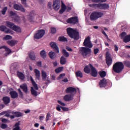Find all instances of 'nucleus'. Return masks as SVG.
I'll list each match as a JSON object with an SVG mask.
<instances>
[{"instance_id": "nucleus-11", "label": "nucleus", "mask_w": 130, "mask_h": 130, "mask_svg": "<svg viewBox=\"0 0 130 130\" xmlns=\"http://www.w3.org/2000/svg\"><path fill=\"white\" fill-rule=\"evenodd\" d=\"M66 10H68V11H71V10H72V8L70 7H68L67 8V6H66L64 4H63L62 2L61 8L60 10L59 11L60 14H62V13H63L64 11H66Z\"/></svg>"}, {"instance_id": "nucleus-27", "label": "nucleus", "mask_w": 130, "mask_h": 130, "mask_svg": "<svg viewBox=\"0 0 130 130\" xmlns=\"http://www.w3.org/2000/svg\"><path fill=\"white\" fill-rule=\"evenodd\" d=\"M3 100L5 103V104H9V103L11 101V100H10V98L8 97V96L3 97Z\"/></svg>"}, {"instance_id": "nucleus-60", "label": "nucleus", "mask_w": 130, "mask_h": 130, "mask_svg": "<svg viewBox=\"0 0 130 130\" xmlns=\"http://www.w3.org/2000/svg\"><path fill=\"white\" fill-rule=\"evenodd\" d=\"M10 16H12L13 17V16H15V15H16V13L13 12V11H10Z\"/></svg>"}, {"instance_id": "nucleus-31", "label": "nucleus", "mask_w": 130, "mask_h": 130, "mask_svg": "<svg viewBox=\"0 0 130 130\" xmlns=\"http://www.w3.org/2000/svg\"><path fill=\"white\" fill-rule=\"evenodd\" d=\"M40 54L42 58H46V52L44 50L41 51Z\"/></svg>"}, {"instance_id": "nucleus-29", "label": "nucleus", "mask_w": 130, "mask_h": 130, "mask_svg": "<svg viewBox=\"0 0 130 130\" xmlns=\"http://www.w3.org/2000/svg\"><path fill=\"white\" fill-rule=\"evenodd\" d=\"M20 87L22 89L23 91L25 93H28V88L27 87V85L25 84H23L20 85Z\"/></svg>"}, {"instance_id": "nucleus-13", "label": "nucleus", "mask_w": 130, "mask_h": 130, "mask_svg": "<svg viewBox=\"0 0 130 130\" xmlns=\"http://www.w3.org/2000/svg\"><path fill=\"white\" fill-rule=\"evenodd\" d=\"M0 30L2 31L3 32H5V33H7V34L12 33V30H11L10 29L8 28H7V27L4 25L0 26Z\"/></svg>"}, {"instance_id": "nucleus-61", "label": "nucleus", "mask_w": 130, "mask_h": 130, "mask_svg": "<svg viewBox=\"0 0 130 130\" xmlns=\"http://www.w3.org/2000/svg\"><path fill=\"white\" fill-rule=\"evenodd\" d=\"M22 4L23 5H26V3L27 2V0H21Z\"/></svg>"}, {"instance_id": "nucleus-2", "label": "nucleus", "mask_w": 130, "mask_h": 130, "mask_svg": "<svg viewBox=\"0 0 130 130\" xmlns=\"http://www.w3.org/2000/svg\"><path fill=\"white\" fill-rule=\"evenodd\" d=\"M124 66L123 63L121 62H117L113 65V70L115 73L119 74L123 70Z\"/></svg>"}, {"instance_id": "nucleus-62", "label": "nucleus", "mask_w": 130, "mask_h": 130, "mask_svg": "<svg viewBox=\"0 0 130 130\" xmlns=\"http://www.w3.org/2000/svg\"><path fill=\"white\" fill-rule=\"evenodd\" d=\"M4 107H5V105L4 104H0V110H2Z\"/></svg>"}, {"instance_id": "nucleus-53", "label": "nucleus", "mask_w": 130, "mask_h": 130, "mask_svg": "<svg viewBox=\"0 0 130 130\" xmlns=\"http://www.w3.org/2000/svg\"><path fill=\"white\" fill-rule=\"evenodd\" d=\"M94 1L96 3H105V2H106V0H95Z\"/></svg>"}, {"instance_id": "nucleus-21", "label": "nucleus", "mask_w": 130, "mask_h": 130, "mask_svg": "<svg viewBox=\"0 0 130 130\" xmlns=\"http://www.w3.org/2000/svg\"><path fill=\"white\" fill-rule=\"evenodd\" d=\"M77 89L74 87H68L66 89V92L67 93H76Z\"/></svg>"}, {"instance_id": "nucleus-10", "label": "nucleus", "mask_w": 130, "mask_h": 130, "mask_svg": "<svg viewBox=\"0 0 130 130\" xmlns=\"http://www.w3.org/2000/svg\"><path fill=\"white\" fill-rule=\"evenodd\" d=\"M106 63L108 66H110L112 63V59L110 57V53L107 52L106 54Z\"/></svg>"}, {"instance_id": "nucleus-48", "label": "nucleus", "mask_w": 130, "mask_h": 130, "mask_svg": "<svg viewBox=\"0 0 130 130\" xmlns=\"http://www.w3.org/2000/svg\"><path fill=\"white\" fill-rule=\"evenodd\" d=\"M36 64L39 68H41L42 67V62L41 61H38Z\"/></svg>"}, {"instance_id": "nucleus-55", "label": "nucleus", "mask_w": 130, "mask_h": 130, "mask_svg": "<svg viewBox=\"0 0 130 130\" xmlns=\"http://www.w3.org/2000/svg\"><path fill=\"white\" fill-rule=\"evenodd\" d=\"M66 49H67V50H68V51H70V52L73 51V49L71 48L69 46L66 47Z\"/></svg>"}, {"instance_id": "nucleus-49", "label": "nucleus", "mask_w": 130, "mask_h": 130, "mask_svg": "<svg viewBox=\"0 0 130 130\" xmlns=\"http://www.w3.org/2000/svg\"><path fill=\"white\" fill-rule=\"evenodd\" d=\"M50 114L49 113H47V116H46V121H48V120H49V118H50Z\"/></svg>"}, {"instance_id": "nucleus-16", "label": "nucleus", "mask_w": 130, "mask_h": 130, "mask_svg": "<svg viewBox=\"0 0 130 130\" xmlns=\"http://www.w3.org/2000/svg\"><path fill=\"white\" fill-rule=\"evenodd\" d=\"M0 49L1 50H5V51H6L7 52V53L5 54V55H6V56L8 54H10V53H11V52H12V50H11V49H10L9 48H8L6 46H3L2 47H0Z\"/></svg>"}, {"instance_id": "nucleus-40", "label": "nucleus", "mask_w": 130, "mask_h": 130, "mask_svg": "<svg viewBox=\"0 0 130 130\" xmlns=\"http://www.w3.org/2000/svg\"><path fill=\"white\" fill-rule=\"evenodd\" d=\"M77 77H79V78H83V74L81 71H78L76 73Z\"/></svg>"}, {"instance_id": "nucleus-12", "label": "nucleus", "mask_w": 130, "mask_h": 130, "mask_svg": "<svg viewBox=\"0 0 130 130\" xmlns=\"http://www.w3.org/2000/svg\"><path fill=\"white\" fill-rule=\"evenodd\" d=\"M50 45L52 48H53L55 52L59 53V49H58V47L56 45V43L52 42L50 43Z\"/></svg>"}, {"instance_id": "nucleus-17", "label": "nucleus", "mask_w": 130, "mask_h": 130, "mask_svg": "<svg viewBox=\"0 0 130 130\" xmlns=\"http://www.w3.org/2000/svg\"><path fill=\"white\" fill-rule=\"evenodd\" d=\"M14 9H15V10H17V11H21L23 13L25 12V9H24V7H23L22 6L18 5V4H15L14 5Z\"/></svg>"}, {"instance_id": "nucleus-45", "label": "nucleus", "mask_w": 130, "mask_h": 130, "mask_svg": "<svg viewBox=\"0 0 130 130\" xmlns=\"http://www.w3.org/2000/svg\"><path fill=\"white\" fill-rule=\"evenodd\" d=\"M124 64L127 68H130V62L129 61H125Z\"/></svg>"}, {"instance_id": "nucleus-28", "label": "nucleus", "mask_w": 130, "mask_h": 130, "mask_svg": "<svg viewBox=\"0 0 130 130\" xmlns=\"http://www.w3.org/2000/svg\"><path fill=\"white\" fill-rule=\"evenodd\" d=\"M41 74H42V79L44 81H45L46 80V77H47V74H46V72L44 71V70H42Z\"/></svg>"}, {"instance_id": "nucleus-41", "label": "nucleus", "mask_w": 130, "mask_h": 130, "mask_svg": "<svg viewBox=\"0 0 130 130\" xmlns=\"http://www.w3.org/2000/svg\"><path fill=\"white\" fill-rule=\"evenodd\" d=\"M100 76L101 78H104L105 76H106V72L105 71H102L99 73Z\"/></svg>"}, {"instance_id": "nucleus-59", "label": "nucleus", "mask_w": 130, "mask_h": 130, "mask_svg": "<svg viewBox=\"0 0 130 130\" xmlns=\"http://www.w3.org/2000/svg\"><path fill=\"white\" fill-rule=\"evenodd\" d=\"M61 109L63 111H69V108L66 107H62Z\"/></svg>"}, {"instance_id": "nucleus-24", "label": "nucleus", "mask_w": 130, "mask_h": 130, "mask_svg": "<svg viewBox=\"0 0 130 130\" xmlns=\"http://www.w3.org/2000/svg\"><path fill=\"white\" fill-rule=\"evenodd\" d=\"M10 114L15 115L16 117H20V116H23V114L19 112L12 111L10 113Z\"/></svg>"}, {"instance_id": "nucleus-14", "label": "nucleus", "mask_w": 130, "mask_h": 130, "mask_svg": "<svg viewBox=\"0 0 130 130\" xmlns=\"http://www.w3.org/2000/svg\"><path fill=\"white\" fill-rule=\"evenodd\" d=\"M97 7L99 8V9L103 10H108V9H109V5L106 4H99L97 5Z\"/></svg>"}, {"instance_id": "nucleus-38", "label": "nucleus", "mask_w": 130, "mask_h": 130, "mask_svg": "<svg viewBox=\"0 0 130 130\" xmlns=\"http://www.w3.org/2000/svg\"><path fill=\"white\" fill-rule=\"evenodd\" d=\"M59 41H61L62 42H66L68 40L67 38H64V37H60L58 38Z\"/></svg>"}, {"instance_id": "nucleus-39", "label": "nucleus", "mask_w": 130, "mask_h": 130, "mask_svg": "<svg viewBox=\"0 0 130 130\" xmlns=\"http://www.w3.org/2000/svg\"><path fill=\"white\" fill-rule=\"evenodd\" d=\"M62 70H63V67H59V68L56 69L55 70V72L56 74H58L59 73H60V72H61L62 71Z\"/></svg>"}, {"instance_id": "nucleus-20", "label": "nucleus", "mask_w": 130, "mask_h": 130, "mask_svg": "<svg viewBox=\"0 0 130 130\" xmlns=\"http://www.w3.org/2000/svg\"><path fill=\"white\" fill-rule=\"evenodd\" d=\"M92 68L93 66L91 64H89L85 67L84 71L86 74H89L90 71L92 70Z\"/></svg>"}, {"instance_id": "nucleus-7", "label": "nucleus", "mask_w": 130, "mask_h": 130, "mask_svg": "<svg viewBox=\"0 0 130 130\" xmlns=\"http://www.w3.org/2000/svg\"><path fill=\"white\" fill-rule=\"evenodd\" d=\"M80 52L83 56H86L91 52V49L86 47H82L80 48Z\"/></svg>"}, {"instance_id": "nucleus-46", "label": "nucleus", "mask_w": 130, "mask_h": 130, "mask_svg": "<svg viewBox=\"0 0 130 130\" xmlns=\"http://www.w3.org/2000/svg\"><path fill=\"white\" fill-rule=\"evenodd\" d=\"M66 76V74H60L58 78H57V80H61V79H63V77Z\"/></svg>"}, {"instance_id": "nucleus-8", "label": "nucleus", "mask_w": 130, "mask_h": 130, "mask_svg": "<svg viewBox=\"0 0 130 130\" xmlns=\"http://www.w3.org/2000/svg\"><path fill=\"white\" fill-rule=\"evenodd\" d=\"M83 45L84 46L89 47V48H92V47H93V44L91 43V41H90V37H88L85 39Z\"/></svg>"}, {"instance_id": "nucleus-50", "label": "nucleus", "mask_w": 130, "mask_h": 130, "mask_svg": "<svg viewBox=\"0 0 130 130\" xmlns=\"http://www.w3.org/2000/svg\"><path fill=\"white\" fill-rule=\"evenodd\" d=\"M8 127V125L6 124H2L1 125V128H2L3 129H5V128H7Z\"/></svg>"}, {"instance_id": "nucleus-25", "label": "nucleus", "mask_w": 130, "mask_h": 130, "mask_svg": "<svg viewBox=\"0 0 130 130\" xmlns=\"http://www.w3.org/2000/svg\"><path fill=\"white\" fill-rule=\"evenodd\" d=\"M7 43L10 46H14V45H16V44L18 43V41L17 40L8 41L7 42Z\"/></svg>"}, {"instance_id": "nucleus-19", "label": "nucleus", "mask_w": 130, "mask_h": 130, "mask_svg": "<svg viewBox=\"0 0 130 130\" xmlns=\"http://www.w3.org/2000/svg\"><path fill=\"white\" fill-rule=\"evenodd\" d=\"M34 72L35 73L36 79H37V80H40V71L38 69H35L34 70Z\"/></svg>"}, {"instance_id": "nucleus-47", "label": "nucleus", "mask_w": 130, "mask_h": 130, "mask_svg": "<svg viewBox=\"0 0 130 130\" xmlns=\"http://www.w3.org/2000/svg\"><path fill=\"white\" fill-rule=\"evenodd\" d=\"M51 33L52 34H54V33H56V28L54 27L51 28Z\"/></svg>"}, {"instance_id": "nucleus-4", "label": "nucleus", "mask_w": 130, "mask_h": 130, "mask_svg": "<svg viewBox=\"0 0 130 130\" xmlns=\"http://www.w3.org/2000/svg\"><path fill=\"white\" fill-rule=\"evenodd\" d=\"M102 16H103V13L102 12H93L90 16V20L95 21V20L101 18Z\"/></svg>"}, {"instance_id": "nucleus-33", "label": "nucleus", "mask_w": 130, "mask_h": 130, "mask_svg": "<svg viewBox=\"0 0 130 130\" xmlns=\"http://www.w3.org/2000/svg\"><path fill=\"white\" fill-rule=\"evenodd\" d=\"M17 76L21 80H24L25 79V75L21 72H17Z\"/></svg>"}, {"instance_id": "nucleus-42", "label": "nucleus", "mask_w": 130, "mask_h": 130, "mask_svg": "<svg viewBox=\"0 0 130 130\" xmlns=\"http://www.w3.org/2000/svg\"><path fill=\"white\" fill-rule=\"evenodd\" d=\"M29 57L32 60H35L36 57H35V54L33 53H30L29 54Z\"/></svg>"}, {"instance_id": "nucleus-57", "label": "nucleus", "mask_w": 130, "mask_h": 130, "mask_svg": "<svg viewBox=\"0 0 130 130\" xmlns=\"http://www.w3.org/2000/svg\"><path fill=\"white\" fill-rule=\"evenodd\" d=\"M114 49L115 51H118V47H117V46L116 45H114Z\"/></svg>"}, {"instance_id": "nucleus-44", "label": "nucleus", "mask_w": 130, "mask_h": 130, "mask_svg": "<svg viewBox=\"0 0 130 130\" xmlns=\"http://www.w3.org/2000/svg\"><path fill=\"white\" fill-rule=\"evenodd\" d=\"M3 39L4 40H9L10 39H12V36H10V35H6L4 38Z\"/></svg>"}, {"instance_id": "nucleus-6", "label": "nucleus", "mask_w": 130, "mask_h": 130, "mask_svg": "<svg viewBox=\"0 0 130 130\" xmlns=\"http://www.w3.org/2000/svg\"><path fill=\"white\" fill-rule=\"evenodd\" d=\"M120 38L123 39V42L127 43V42H129L130 41V35L126 36V33L125 32H123L119 35Z\"/></svg>"}, {"instance_id": "nucleus-58", "label": "nucleus", "mask_w": 130, "mask_h": 130, "mask_svg": "<svg viewBox=\"0 0 130 130\" xmlns=\"http://www.w3.org/2000/svg\"><path fill=\"white\" fill-rule=\"evenodd\" d=\"M39 120H41V121H42L43 119H44V116L41 115L39 117Z\"/></svg>"}, {"instance_id": "nucleus-9", "label": "nucleus", "mask_w": 130, "mask_h": 130, "mask_svg": "<svg viewBox=\"0 0 130 130\" xmlns=\"http://www.w3.org/2000/svg\"><path fill=\"white\" fill-rule=\"evenodd\" d=\"M53 7L55 11H58L60 8V1L56 0L53 2Z\"/></svg>"}, {"instance_id": "nucleus-3", "label": "nucleus", "mask_w": 130, "mask_h": 130, "mask_svg": "<svg viewBox=\"0 0 130 130\" xmlns=\"http://www.w3.org/2000/svg\"><path fill=\"white\" fill-rule=\"evenodd\" d=\"M6 25L10 29H12L15 32H17L18 33H21L22 32V29L21 28L18 26H16L14 23L7 21L6 22Z\"/></svg>"}, {"instance_id": "nucleus-22", "label": "nucleus", "mask_w": 130, "mask_h": 130, "mask_svg": "<svg viewBox=\"0 0 130 130\" xmlns=\"http://www.w3.org/2000/svg\"><path fill=\"white\" fill-rule=\"evenodd\" d=\"M90 75H91L92 77H97V75H98V72H97V70H96V69H95V68H92Z\"/></svg>"}, {"instance_id": "nucleus-37", "label": "nucleus", "mask_w": 130, "mask_h": 130, "mask_svg": "<svg viewBox=\"0 0 130 130\" xmlns=\"http://www.w3.org/2000/svg\"><path fill=\"white\" fill-rule=\"evenodd\" d=\"M66 62H67L66 58H64V57H63V56L61 57V58H60L61 64H66Z\"/></svg>"}, {"instance_id": "nucleus-34", "label": "nucleus", "mask_w": 130, "mask_h": 130, "mask_svg": "<svg viewBox=\"0 0 130 130\" xmlns=\"http://www.w3.org/2000/svg\"><path fill=\"white\" fill-rule=\"evenodd\" d=\"M49 56L52 59H53V58H55L56 57L55 53L52 51H51L49 53Z\"/></svg>"}, {"instance_id": "nucleus-32", "label": "nucleus", "mask_w": 130, "mask_h": 130, "mask_svg": "<svg viewBox=\"0 0 130 130\" xmlns=\"http://www.w3.org/2000/svg\"><path fill=\"white\" fill-rule=\"evenodd\" d=\"M62 54H63V55H64V56H65L66 57H69V56H70V54L68 52V51H67V50L64 49H63L62 50Z\"/></svg>"}, {"instance_id": "nucleus-15", "label": "nucleus", "mask_w": 130, "mask_h": 130, "mask_svg": "<svg viewBox=\"0 0 130 130\" xmlns=\"http://www.w3.org/2000/svg\"><path fill=\"white\" fill-rule=\"evenodd\" d=\"M67 23H70L71 24H76L78 23V17H72L67 20Z\"/></svg>"}, {"instance_id": "nucleus-5", "label": "nucleus", "mask_w": 130, "mask_h": 130, "mask_svg": "<svg viewBox=\"0 0 130 130\" xmlns=\"http://www.w3.org/2000/svg\"><path fill=\"white\" fill-rule=\"evenodd\" d=\"M45 34V30L44 29H40L38 30L34 35L35 39H41Z\"/></svg>"}, {"instance_id": "nucleus-43", "label": "nucleus", "mask_w": 130, "mask_h": 130, "mask_svg": "<svg viewBox=\"0 0 130 130\" xmlns=\"http://www.w3.org/2000/svg\"><path fill=\"white\" fill-rule=\"evenodd\" d=\"M7 11H8V7H6L1 11L2 15H5Z\"/></svg>"}, {"instance_id": "nucleus-64", "label": "nucleus", "mask_w": 130, "mask_h": 130, "mask_svg": "<svg viewBox=\"0 0 130 130\" xmlns=\"http://www.w3.org/2000/svg\"><path fill=\"white\" fill-rule=\"evenodd\" d=\"M28 18L29 20H33V19H34V16H29L28 17Z\"/></svg>"}, {"instance_id": "nucleus-54", "label": "nucleus", "mask_w": 130, "mask_h": 130, "mask_svg": "<svg viewBox=\"0 0 130 130\" xmlns=\"http://www.w3.org/2000/svg\"><path fill=\"white\" fill-rule=\"evenodd\" d=\"M99 52V49L98 48H95L94 49V54H97Z\"/></svg>"}, {"instance_id": "nucleus-1", "label": "nucleus", "mask_w": 130, "mask_h": 130, "mask_svg": "<svg viewBox=\"0 0 130 130\" xmlns=\"http://www.w3.org/2000/svg\"><path fill=\"white\" fill-rule=\"evenodd\" d=\"M67 33L71 38L75 40H78L80 38L79 36V31L77 29H73L71 27H68L67 29Z\"/></svg>"}, {"instance_id": "nucleus-36", "label": "nucleus", "mask_w": 130, "mask_h": 130, "mask_svg": "<svg viewBox=\"0 0 130 130\" xmlns=\"http://www.w3.org/2000/svg\"><path fill=\"white\" fill-rule=\"evenodd\" d=\"M20 125V122H17L16 123H15L14 128H13V130H19L20 129V126H19Z\"/></svg>"}, {"instance_id": "nucleus-51", "label": "nucleus", "mask_w": 130, "mask_h": 130, "mask_svg": "<svg viewBox=\"0 0 130 130\" xmlns=\"http://www.w3.org/2000/svg\"><path fill=\"white\" fill-rule=\"evenodd\" d=\"M57 102L59 104H60V105H61L62 106H66V104L61 101H58Z\"/></svg>"}, {"instance_id": "nucleus-56", "label": "nucleus", "mask_w": 130, "mask_h": 130, "mask_svg": "<svg viewBox=\"0 0 130 130\" xmlns=\"http://www.w3.org/2000/svg\"><path fill=\"white\" fill-rule=\"evenodd\" d=\"M17 67H18V63H14L12 65V68H14V69H16Z\"/></svg>"}, {"instance_id": "nucleus-18", "label": "nucleus", "mask_w": 130, "mask_h": 130, "mask_svg": "<svg viewBox=\"0 0 130 130\" xmlns=\"http://www.w3.org/2000/svg\"><path fill=\"white\" fill-rule=\"evenodd\" d=\"M74 99V95L73 94H67L66 95L63 99L65 101H71V100H73Z\"/></svg>"}, {"instance_id": "nucleus-35", "label": "nucleus", "mask_w": 130, "mask_h": 130, "mask_svg": "<svg viewBox=\"0 0 130 130\" xmlns=\"http://www.w3.org/2000/svg\"><path fill=\"white\" fill-rule=\"evenodd\" d=\"M30 91L31 92L32 95H33L34 96H37V91H36V90L34 89V88H33V87H31Z\"/></svg>"}, {"instance_id": "nucleus-23", "label": "nucleus", "mask_w": 130, "mask_h": 130, "mask_svg": "<svg viewBox=\"0 0 130 130\" xmlns=\"http://www.w3.org/2000/svg\"><path fill=\"white\" fill-rule=\"evenodd\" d=\"M99 84L101 87L102 88L103 87H105L107 84V80H106L105 79H103Z\"/></svg>"}, {"instance_id": "nucleus-52", "label": "nucleus", "mask_w": 130, "mask_h": 130, "mask_svg": "<svg viewBox=\"0 0 130 130\" xmlns=\"http://www.w3.org/2000/svg\"><path fill=\"white\" fill-rule=\"evenodd\" d=\"M19 94L21 98H23V92H21V89H18Z\"/></svg>"}, {"instance_id": "nucleus-30", "label": "nucleus", "mask_w": 130, "mask_h": 130, "mask_svg": "<svg viewBox=\"0 0 130 130\" xmlns=\"http://www.w3.org/2000/svg\"><path fill=\"white\" fill-rule=\"evenodd\" d=\"M30 81L32 84V86L35 88V89L38 90V86L37 85V84L35 83V81H34V80H33L32 77H30Z\"/></svg>"}, {"instance_id": "nucleus-63", "label": "nucleus", "mask_w": 130, "mask_h": 130, "mask_svg": "<svg viewBox=\"0 0 130 130\" xmlns=\"http://www.w3.org/2000/svg\"><path fill=\"white\" fill-rule=\"evenodd\" d=\"M56 110L58 111H60V110H61V109H60V107H59V106H58L57 107H56Z\"/></svg>"}, {"instance_id": "nucleus-26", "label": "nucleus", "mask_w": 130, "mask_h": 130, "mask_svg": "<svg viewBox=\"0 0 130 130\" xmlns=\"http://www.w3.org/2000/svg\"><path fill=\"white\" fill-rule=\"evenodd\" d=\"M10 94L11 95V98L14 99L18 97V93L14 90H12L11 91H10Z\"/></svg>"}]
</instances>
